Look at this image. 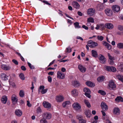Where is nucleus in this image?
Instances as JSON below:
<instances>
[{"label":"nucleus","mask_w":123,"mask_h":123,"mask_svg":"<svg viewBox=\"0 0 123 123\" xmlns=\"http://www.w3.org/2000/svg\"><path fill=\"white\" fill-rule=\"evenodd\" d=\"M11 99L14 104H16L18 100V97L15 94H13L12 95Z\"/></svg>","instance_id":"5"},{"label":"nucleus","mask_w":123,"mask_h":123,"mask_svg":"<svg viewBox=\"0 0 123 123\" xmlns=\"http://www.w3.org/2000/svg\"><path fill=\"white\" fill-rule=\"evenodd\" d=\"M2 68L5 70H8L11 69L10 67L8 65H2L1 66Z\"/></svg>","instance_id":"17"},{"label":"nucleus","mask_w":123,"mask_h":123,"mask_svg":"<svg viewBox=\"0 0 123 123\" xmlns=\"http://www.w3.org/2000/svg\"><path fill=\"white\" fill-rule=\"evenodd\" d=\"M42 116L43 118L48 119H50L51 117V115L49 112H45L43 114Z\"/></svg>","instance_id":"6"},{"label":"nucleus","mask_w":123,"mask_h":123,"mask_svg":"<svg viewBox=\"0 0 123 123\" xmlns=\"http://www.w3.org/2000/svg\"><path fill=\"white\" fill-rule=\"evenodd\" d=\"M72 85L75 87H78L80 86V84L78 81L74 80L72 81Z\"/></svg>","instance_id":"18"},{"label":"nucleus","mask_w":123,"mask_h":123,"mask_svg":"<svg viewBox=\"0 0 123 123\" xmlns=\"http://www.w3.org/2000/svg\"><path fill=\"white\" fill-rule=\"evenodd\" d=\"M84 91L85 93H91V91L89 89L86 87L84 88Z\"/></svg>","instance_id":"38"},{"label":"nucleus","mask_w":123,"mask_h":123,"mask_svg":"<svg viewBox=\"0 0 123 123\" xmlns=\"http://www.w3.org/2000/svg\"><path fill=\"white\" fill-rule=\"evenodd\" d=\"M48 81L49 82H51L52 81V78L51 77L49 76L48 77Z\"/></svg>","instance_id":"53"},{"label":"nucleus","mask_w":123,"mask_h":123,"mask_svg":"<svg viewBox=\"0 0 123 123\" xmlns=\"http://www.w3.org/2000/svg\"><path fill=\"white\" fill-rule=\"evenodd\" d=\"M98 44L97 43L93 42L92 40L89 41L88 42V45L91 48H94Z\"/></svg>","instance_id":"2"},{"label":"nucleus","mask_w":123,"mask_h":123,"mask_svg":"<svg viewBox=\"0 0 123 123\" xmlns=\"http://www.w3.org/2000/svg\"><path fill=\"white\" fill-rule=\"evenodd\" d=\"M97 8L98 10L99 11H102L104 8V6L103 4H98L97 6Z\"/></svg>","instance_id":"19"},{"label":"nucleus","mask_w":123,"mask_h":123,"mask_svg":"<svg viewBox=\"0 0 123 123\" xmlns=\"http://www.w3.org/2000/svg\"><path fill=\"white\" fill-rule=\"evenodd\" d=\"M100 106L102 109L105 111H107L108 109L107 105L103 102H101Z\"/></svg>","instance_id":"7"},{"label":"nucleus","mask_w":123,"mask_h":123,"mask_svg":"<svg viewBox=\"0 0 123 123\" xmlns=\"http://www.w3.org/2000/svg\"><path fill=\"white\" fill-rule=\"evenodd\" d=\"M43 105L45 108L49 109L51 107V105L50 104L47 102L44 101L43 103Z\"/></svg>","instance_id":"15"},{"label":"nucleus","mask_w":123,"mask_h":123,"mask_svg":"<svg viewBox=\"0 0 123 123\" xmlns=\"http://www.w3.org/2000/svg\"><path fill=\"white\" fill-rule=\"evenodd\" d=\"M43 2L46 4L48 5H51V4L50 3H49L47 1L44 0L43 1Z\"/></svg>","instance_id":"61"},{"label":"nucleus","mask_w":123,"mask_h":123,"mask_svg":"<svg viewBox=\"0 0 123 123\" xmlns=\"http://www.w3.org/2000/svg\"><path fill=\"white\" fill-rule=\"evenodd\" d=\"M7 100V97L6 96H2L1 98V101L4 104L6 103Z\"/></svg>","instance_id":"25"},{"label":"nucleus","mask_w":123,"mask_h":123,"mask_svg":"<svg viewBox=\"0 0 123 123\" xmlns=\"http://www.w3.org/2000/svg\"><path fill=\"white\" fill-rule=\"evenodd\" d=\"M107 55L110 60H114V57L113 56H111L110 53H108Z\"/></svg>","instance_id":"43"},{"label":"nucleus","mask_w":123,"mask_h":123,"mask_svg":"<svg viewBox=\"0 0 123 123\" xmlns=\"http://www.w3.org/2000/svg\"><path fill=\"white\" fill-rule=\"evenodd\" d=\"M0 76L1 79L3 80H6L8 79V76L5 73H1Z\"/></svg>","instance_id":"13"},{"label":"nucleus","mask_w":123,"mask_h":123,"mask_svg":"<svg viewBox=\"0 0 123 123\" xmlns=\"http://www.w3.org/2000/svg\"><path fill=\"white\" fill-rule=\"evenodd\" d=\"M118 29L120 31H123V26L121 25H119L118 26Z\"/></svg>","instance_id":"50"},{"label":"nucleus","mask_w":123,"mask_h":123,"mask_svg":"<svg viewBox=\"0 0 123 123\" xmlns=\"http://www.w3.org/2000/svg\"><path fill=\"white\" fill-rule=\"evenodd\" d=\"M111 8L114 13H118L120 11V7L118 5H115L112 6Z\"/></svg>","instance_id":"1"},{"label":"nucleus","mask_w":123,"mask_h":123,"mask_svg":"<svg viewBox=\"0 0 123 123\" xmlns=\"http://www.w3.org/2000/svg\"><path fill=\"white\" fill-rule=\"evenodd\" d=\"M103 45L107 47V48L109 50L111 48V45L109 44V43L105 41H103Z\"/></svg>","instance_id":"24"},{"label":"nucleus","mask_w":123,"mask_h":123,"mask_svg":"<svg viewBox=\"0 0 123 123\" xmlns=\"http://www.w3.org/2000/svg\"><path fill=\"white\" fill-rule=\"evenodd\" d=\"M47 90L48 89H44L42 90L41 92L42 94H44L47 92Z\"/></svg>","instance_id":"49"},{"label":"nucleus","mask_w":123,"mask_h":123,"mask_svg":"<svg viewBox=\"0 0 123 123\" xmlns=\"http://www.w3.org/2000/svg\"><path fill=\"white\" fill-rule=\"evenodd\" d=\"M10 84V86H11L13 87H15V85L14 83L12 82H9Z\"/></svg>","instance_id":"48"},{"label":"nucleus","mask_w":123,"mask_h":123,"mask_svg":"<svg viewBox=\"0 0 123 123\" xmlns=\"http://www.w3.org/2000/svg\"><path fill=\"white\" fill-rule=\"evenodd\" d=\"M78 67L79 69L81 72L84 73L86 71V68L82 65H79Z\"/></svg>","instance_id":"22"},{"label":"nucleus","mask_w":123,"mask_h":123,"mask_svg":"<svg viewBox=\"0 0 123 123\" xmlns=\"http://www.w3.org/2000/svg\"><path fill=\"white\" fill-rule=\"evenodd\" d=\"M76 38L77 39H80L82 41L83 40V38L81 37H79V36H77L76 37Z\"/></svg>","instance_id":"63"},{"label":"nucleus","mask_w":123,"mask_h":123,"mask_svg":"<svg viewBox=\"0 0 123 123\" xmlns=\"http://www.w3.org/2000/svg\"><path fill=\"white\" fill-rule=\"evenodd\" d=\"M57 77L58 78L63 79L65 78V75L63 73H62L61 72L58 71L57 74Z\"/></svg>","instance_id":"16"},{"label":"nucleus","mask_w":123,"mask_h":123,"mask_svg":"<svg viewBox=\"0 0 123 123\" xmlns=\"http://www.w3.org/2000/svg\"><path fill=\"white\" fill-rule=\"evenodd\" d=\"M15 113L16 115L18 117L21 116L22 115V112L20 110H16L15 111Z\"/></svg>","instance_id":"14"},{"label":"nucleus","mask_w":123,"mask_h":123,"mask_svg":"<svg viewBox=\"0 0 123 123\" xmlns=\"http://www.w3.org/2000/svg\"><path fill=\"white\" fill-rule=\"evenodd\" d=\"M83 117L81 115H78L77 116V118L79 120V123H86V121L83 119Z\"/></svg>","instance_id":"11"},{"label":"nucleus","mask_w":123,"mask_h":123,"mask_svg":"<svg viewBox=\"0 0 123 123\" xmlns=\"http://www.w3.org/2000/svg\"><path fill=\"white\" fill-rule=\"evenodd\" d=\"M82 27L86 30H87L88 29V27L84 25H83L82 26Z\"/></svg>","instance_id":"58"},{"label":"nucleus","mask_w":123,"mask_h":123,"mask_svg":"<svg viewBox=\"0 0 123 123\" xmlns=\"http://www.w3.org/2000/svg\"><path fill=\"white\" fill-rule=\"evenodd\" d=\"M77 13L78 15L80 16H82V13L78 11V12Z\"/></svg>","instance_id":"62"},{"label":"nucleus","mask_w":123,"mask_h":123,"mask_svg":"<svg viewBox=\"0 0 123 123\" xmlns=\"http://www.w3.org/2000/svg\"><path fill=\"white\" fill-rule=\"evenodd\" d=\"M27 106L30 107H31V104H30L29 102L28 101H27Z\"/></svg>","instance_id":"56"},{"label":"nucleus","mask_w":123,"mask_h":123,"mask_svg":"<svg viewBox=\"0 0 123 123\" xmlns=\"http://www.w3.org/2000/svg\"><path fill=\"white\" fill-rule=\"evenodd\" d=\"M90 93H85V95L88 98H91V96L90 94Z\"/></svg>","instance_id":"51"},{"label":"nucleus","mask_w":123,"mask_h":123,"mask_svg":"<svg viewBox=\"0 0 123 123\" xmlns=\"http://www.w3.org/2000/svg\"><path fill=\"white\" fill-rule=\"evenodd\" d=\"M19 78L22 80H24L25 79V77L24 74L23 73H21L19 75Z\"/></svg>","instance_id":"41"},{"label":"nucleus","mask_w":123,"mask_h":123,"mask_svg":"<svg viewBox=\"0 0 123 123\" xmlns=\"http://www.w3.org/2000/svg\"><path fill=\"white\" fill-rule=\"evenodd\" d=\"M105 27L106 28L109 29H112L113 28L112 24L110 23L106 24Z\"/></svg>","instance_id":"26"},{"label":"nucleus","mask_w":123,"mask_h":123,"mask_svg":"<svg viewBox=\"0 0 123 123\" xmlns=\"http://www.w3.org/2000/svg\"><path fill=\"white\" fill-rule=\"evenodd\" d=\"M104 68L105 69L108 71L114 72L116 70V68L112 66H105Z\"/></svg>","instance_id":"3"},{"label":"nucleus","mask_w":123,"mask_h":123,"mask_svg":"<svg viewBox=\"0 0 123 123\" xmlns=\"http://www.w3.org/2000/svg\"><path fill=\"white\" fill-rule=\"evenodd\" d=\"M87 22H90L93 23L94 22V20L93 18L91 17L88 18L87 20Z\"/></svg>","instance_id":"39"},{"label":"nucleus","mask_w":123,"mask_h":123,"mask_svg":"<svg viewBox=\"0 0 123 123\" xmlns=\"http://www.w3.org/2000/svg\"><path fill=\"white\" fill-rule=\"evenodd\" d=\"M66 52L68 53H70L72 51V49L70 46L68 47L66 49Z\"/></svg>","instance_id":"45"},{"label":"nucleus","mask_w":123,"mask_h":123,"mask_svg":"<svg viewBox=\"0 0 123 123\" xmlns=\"http://www.w3.org/2000/svg\"><path fill=\"white\" fill-rule=\"evenodd\" d=\"M97 39L99 40L102 41L104 37L102 36H98L97 37Z\"/></svg>","instance_id":"46"},{"label":"nucleus","mask_w":123,"mask_h":123,"mask_svg":"<svg viewBox=\"0 0 123 123\" xmlns=\"http://www.w3.org/2000/svg\"><path fill=\"white\" fill-rule=\"evenodd\" d=\"M12 61L13 63L16 65H17L18 64V61L15 59H13L12 60Z\"/></svg>","instance_id":"54"},{"label":"nucleus","mask_w":123,"mask_h":123,"mask_svg":"<svg viewBox=\"0 0 123 123\" xmlns=\"http://www.w3.org/2000/svg\"><path fill=\"white\" fill-rule=\"evenodd\" d=\"M92 56L95 57H97L98 56L97 51L94 50H92Z\"/></svg>","instance_id":"31"},{"label":"nucleus","mask_w":123,"mask_h":123,"mask_svg":"<svg viewBox=\"0 0 123 123\" xmlns=\"http://www.w3.org/2000/svg\"><path fill=\"white\" fill-rule=\"evenodd\" d=\"M109 89L110 90L116 88V85L112 80L109 81Z\"/></svg>","instance_id":"4"},{"label":"nucleus","mask_w":123,"mask_h":123,"mask_svg":"<svg viewBox=\"0 0 123 123\" xmlns=\"http://www.w3.org/2000/svg\"><path fill=\"white\" fill-rule=\"evenodd\" d=\"M105 12L106 14L109 16H111L113 14L112 11L110 9H106L105 10Z\"/></svg>","instance_id":"10"},{"label":"nucleus","mask_w":123,"mask_h":123,"mask_svg":"<svg viewBox=\"0 0 123 123\" xmlns=\"http://www.w3.org/2000/svg\"><path fill=\"white\" fill-rule=\"evenodd\" d=\"M113 60H110L108 61L109 63L111 65H112L114 64Z\"/></svg>","instance_id":"52"},{"label":"nucleus","mask_w":123,"mask_h":123,"mask_svg":"<svg viewBox=\"0 0 123 123\" xmlns=\"http://www.w3.org/2000/svg\"><path fill=\"white\" fill-rule=\"evenodd\" d=\"M78 91L76 89H74L72 92V94L75 96L78 95Z\"/></svg>","instance_id":"37"},{"label":"nucleus","mask_w":123,"mask_h":123,"mask_svg":"<svg viewBox=\"0 0 123 123\" xmlns=\"http://www.w3.org/2000/svg\"><path fill=\"white\" fill-rule=\"evenodd\" d=\"M21 69L23 71H25L26 70V68L24 66H22L21 67Z\"/></svg>","instance_id":"60"},{"label":"nucleus","mask_w":123,"mask_h":123,"mask_svg":"<svg viewBox=\"0 0 123 123\" xmlns=\"http://www.w3.org/2000/svg\"><path fill=\"white\" fill-rule=\"evenodd\" d=\"M56 99L58 102H61L63 101L64 99V97L61 96H57L56 97Z\"/></svg>","instance_id":"20"},{"label":"nucleus","mask_w":123,"mask_h":123,"mask_svg":"<svg viewBox=\"0 0 123 123\" xmlns=\"http://www.w3.org/2000/svg\"><path fill=\"white\" fill-rule=\"evenodd\" d=\"M101 112L102 113V114L103 116H105L106 115V113L104 112V111L102 110L101 111Z\"/></svg>","instance_id":"64"},{"label":"nucleus","mask_w":123,"mask_h":123,"mask_svg":"<svg viewBox=\"0 0 123 123\" xmlns=\"http://www.w3.org/2000/svg\"><path fill=\"white\" fill-rule=\"evenodd\" d=\"M105 77L104 76H102L98 77L97 79V80L99 82H101L103 81Z\"/></svg>","instance_id":"30"},{"label":"nucleus","mask_w":123,"mask_h":123,"mask_svg":"<svg viewBox=\"0 0 123 123\" xmlns=\"http://www.w3.org/2000/svg\"><path fill=\"white\" fill-rule=\"evenodd\" d=\"M98 92L103 96L105 95L106 94V92H105L104 91L101 90H98Z\"/></svg>","instance_id":"36"},{"label":"nucleus","mask_w":123,"mask_h":123,"mask_svg":"<svg viewBox=\"0 0 123 123\" xmlns=\"http://www.w3.org/2000/svg\"><path fill=\"white\" fill-rule=\"evenodd\" d=\"M86 84L88 86L91 87H93L95 86L94 83L90 81L86 82Z\"/></svg>","instance_id":"21"},{"label":"nucleus","mask_w":123,"mask_h":123,"mask_svg":"<svg viewBox=\"0 0 123 123\" xmlns=\"http://www.w3.org/2000/svg\"><path fill=\"white\" fill-rule=\"evenodd\" d=\"M73 5L74 7L77 9L79 8L80 7V5L77 2H74L73 3Z\"/></svg>","instance_id":"28"},{"label":"nucleus","mask_w":123,"mask_h":123,"mask_svg":"<svg viewBox=\"0 0 123 123\" xmlns=\"http://www.w3.org/2000/svg\"><path fill=\"white\" fill-rule=\"evenodd\" d=\"M118 68L121 71H123V63H120L118 67Z\"/></svg>","instance_id":"32"},{"label":"nucleus","mask_w":123,"mask_h":123,"mask_svg":"<svg viewBox=\"0 0 123 123\" xmlns=\"http://www.w3.org/2000/svg\"><path fill=\"white\" fill-rule=\"evenodd\" d=\"M117 78H118L119 80H121L122 78V77L120 75H118L117 76Z\"/></svg>","instance_id":"55"},{"label":"nucleus","mask_w":123,"mask_h":123,"mask_svg":"<svg viewBox=\"0 0 123 123\" xmlns=\"http://www.w3.org/2000/svg\"><path fill=\"white\" fill-rule=\"evenodd\" d=\"M95 12L94 9L90 8L88 9L87 11V13L89 15L91 16L94 15Z\"/></svg>","instance_id":"8"},{"label":"nucleus","mask_w":123,"mask_h":123,"mask_svg":"<svg viewBox=\"0 0 123 123\" xmlns=\"http://www.w3.org/2000/svg\"><path fill=\"white\" fill-rule=\"evenodd\" d=\"M120 110L118 108H115L113 110V113L115 114L119 115L120 113Z\"/></svg>","instance_id":"23"},{"label":"nucleus","mask_w":123,"mask_h":123,"mask_svg":"<svg viewBox=\"0 0 123 123\" xmlns=\"http://www.w3.org/2000/svg\"><path fill=\"white\" fill-rule=\"evenodd\" d=\"M117 47L119 49H123V43H120L117 44Z\"/></svg>","instance_id":"35"},{"label":"nucleus","mask_w":123,"mask_h":123,"mask_svg":"<svg viewBox=\"0 0 123 123\" xmlns=\"http://www.w3.org/2000/svg\"><path fill=\"white\" fill-rule=\"evenodd\" d=\"M73 106L75 110L80 109L81 108L80 105L78 103H74L73 105Z\"/></svg>","instance_id":"12"},{"label":"nucleus","mask_w":123,"mask_h":123,"mask_svg":"<svg viewBox=\"0 0 123 123\" xmlns=\"http://www.w3.org/2000/svg\"><path fill=\"white\" fill-rule=\"evenodd\" d=\"M70 104V102L69 101H67L64 102L62 104V106L63 107H65L67 106Z\"/></svg>","instance_id":"33"},{"label":"nucleus","mask_w":123,"mask_h":123,"mask_svg":"<svg viewBox=\"0 0 123 123\" xmlns=\"http://www.w3.org/2000/svg\"><path fill=\"white\" fill-rule=\"evenodd\" d=\"M99 59L100 62L102 63H105L106 61V59L103 55H99Z\"/></svg>","instance_id":"9"},{"label":"nucleus","mask_w":123,"mask_h":123,"mask_svg":"<svg viewBox=\"0 0 123 123\" xmlns=\"http://www.w3.org/2000/svg\"><path fill=\"white\" fill-rule=\"evenodd\" d=\"M85 113L86 116L88 117H90L91 114V111L89 110H86L85 112Z\"/></svg>","instance_id":"29"},{"label":"nucleus","mask_w":123,"mask_h":123,"mask_svg":"<svg viewBox=\"0 0 123 123\" xmlns=\"http://www.w3.org/2000/svg\"><path fill=\"white\" fill-rule=\"evenodd\" d=\"M84 102L88 107L90 108L91 107V105L88 100H86V99H84Z\"/></svg>","instance_id":"34"},{"label":"nucleus","mask_w":123,"mask_h":123,"mask_svg":"<svg viewBox=\"0 0 123 123\" xmlns=\"http://www.w3.org/2000/svg\"><path fill=\"white\" fill-rule=\"evenodd\" d=\"M20 96L21 97H23L24 95V91L22 90H20L19 92Z\"/></svg>","instance_id":"44"},{"label":"nucleus","mask_w":123,"mask_h":123,"mask_svg":"<svg viewBox=\"0 0 123 123\" xmlns=\"http://www.w3.org/2000/svg\"><path fill=\"white\" fill-rule=\"evenodd\" d=\"M74 25L75 28H80L81 27L79 25V23L78 22H76L74 23Z\"/></svg>","instance_id":"42"},{"label":"nucleus","mask_w":123,"mask_h":123,"mask_svg":"<svg viewBox=\"0 0 123 123\" xmlns=\"http://www.w3.org/2000/svg\"><path fill=\"white\" fill-rule=\"evenodd\" d=\"M28 64L31 69H33L34 68V66L32 65L29 62H28Z\"/></svg>","instance_id":"47"},{"label":"nucleus","mask_w":123,"mask_h":123,"mask_svg":"<svg viewBox=\"0 0 123 123\" xmlns=\"http://www.w3.org/2000/svg\"><path fill=\"white\" fill-rule=\"evenodd\" d=\"M115 101L118 103L120 102H123V99L121 96H118L115 99Z\"/></svg>","instance_id":"27"},{"label":"nucleus","mask_w":123,"mask_h":123,"mask_svg":"<svg viewBox=\"0 0 123 123\" xmlns=\"http://www.w3.org/2000/svg\"><path fill=\"white\" fill-rule=\"evenodd\" d=\"M40 123H48L47 120L44 118H43L40 120Z\"/></svg>","instance_id":"40"},{"label":"nucleus","mask_w":123,"mask_h":123,"mask_svg":"<svg viewBox=\"0 0 123 123\" xmlns=\"http://www.w3.org/2000/svg\"><path fill=\"white\" fill-rule=\"evenodd\" d=\"M45 87L43 86H40V87L39 88L40 90H43L44 88Z\"/></svg>","instance_id":"59"},{"label":"nucleus","mask_w":123,"mask_h":123,"mask_svg":"<svg viewBox=\"0 0 123 123\" xmlns=\"http://www.w3.org/2000/svg\"><path fill=\"white\" fill-rule=\"evenodd\" d=\"M31 85H32V86L31 88V89L32 90V92H33V90L34 88V84H33V82H32Z\"/></svg>","instance_id":"57"}]
</instances>
